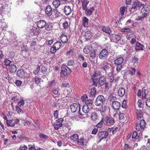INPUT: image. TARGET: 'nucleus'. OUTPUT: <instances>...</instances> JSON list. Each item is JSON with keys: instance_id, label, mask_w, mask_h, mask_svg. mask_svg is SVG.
I'll return each mask as SVG.
<instances>
[{"instance_id": "obj_34", "label": "nucleus", "mask_w": 150, "mask_h": 150, "mask_svg": "<svg viewBox=\"0 0 150 150\" xmlns=\"http://www.w3.org/2000/svg\"><path fill=\"white\" fill-rule=\"evenodd\" d=\"M91 48L90 47L86 46L85 47L83 50V52L85 54H87L90 52Z\"/></svg>"}, {"instance_id": "obj_42", "label": "nucleus", "mask_w": 150, "mask_h": 150, "mask_svg": "<svg viewBox=\"0 0 150 150\" xmlns=\"http://www.w3.org/2000/svg\"><path fill=\"white\" fill-rule=\"evenodd\" d=\"M15 107L16 111L18 114H21L23 113V111L18 106L16 105Z\"/></svg>"}, {"instance_id": "obj_50", "label": "nucleus", "mask_w": 150, "mask_h": 150, "mask_svg": "<svg viewBox=\"0 0 150 150\" xmlns=\"http://www.w3.org/2000/svg\"><path fill=\"white\" fill-rule=\"evenodd\" d=\"M11 62L8 59H5L4 63L7 66H9L11 65Z\"/></svg>"}, {"instance_id": "obj_60", "label": "nucleus", "mask_w": 150, "mask_h": 150, "mask_svg": "<svg viewBox=\"0 0 150 150\" xmlns=\"http://www.w3.org/2000/svg\"><path fill=\"white\" fill-rule=\"evenodd\" d=\"M136 72V69L134 68H131L130 69V73L132 75H134Z\"/></svg>"}, {"instance_id": "obj_18", "label": "nucleus", "mask_w": 150, "mask_h": 150, "mask_svg": "<svg viewBox=\"0 0 150 150\" xmlns=\"http://www.w3.org/2000/svg\"><path fill=\"white\" fill-rule=\"evenodd\" d=\"M45 13L48 16H50L52 13V8L50 6H47L45 9Z\"/></svg>"}, {"instance_id": "obj_24", "label": "nucleus", "mask_w": 150, "mask_h": 150, "mask_svg": "<svg viewBox=\"0 0 150 150\" xmlns=\"http://www.w3.org/2000/svg\"><path fill=\"white\" fill-rule=\"evenodd\" d=\"M124 59L122 57H120L116 59L114 61V63L117 65H122V64L123 61Z\"/></svg>"}, {"instance_id": "obj_52", "label": "nucleus", "mask_w": 150, "mask_h": 150, "mask_svg": "<svg viewBox=\"0 0 150 150\" xmlns=\"http://www.w3.org/2000/svg\"><path fill=\"white\" fill-rule=\"evenodd\" d=\"M74 54V51L73 50H71L68 52L66 53V54L68 57H70L72 55Z\"/></svg>"}, {"instance_id": "obj_17", "label": "nucleus", "mask_w": 150, "mask_h": 150, "mask_svg": "<svg viewBox=\"0 0 150 150\" xmlns=\"http://www.w3.org/2000/svg\"><path fill=\"white\" fill-rule=\"evenodd\" d=\"M121 39V37L119 35H114L111 38V40L115 43L117 42Z\"/></svg>"}, {"instance_id": "obj_8", "label": "nucleus", "mask_w": 150, "mask_h": 150, "mask_svg": "<svg viewBox=\"0 0 150 150\" xmlns=\"http://www.w3.org/2000/svg\"><path fill=\"white\" fill-rule=\"evenodd\" d=\"M19 120L17 118H14L13 119L6 121V123L7 125L11 127H14L15 124L19 122Z\"/></svg>"}, {"instance_id": "obj_19", "label": "nucleus", "mask_w": 150, "mask_h": 150, "mask_svg": "<svg viewBox=\"0 0 150 150\" xmlns=\"http://www.w3.org/2000/svg\"><path fill=\"white\" fill-rule=\"evenodd\" d=\"M102 30L109 35H110L111 33V30L110 28L108 27H102L101 28Z\"/></svg>"}, {"instance_id": "obj_41", "label": "nucleus", "mask_w": 150, "mask_h": 150, "mask_svg": "<svg viewBox=\"0 0 150 150\" xmlns=\"http://www.w3.org/2000/svg\"><path fill=\"white\" fill-rule=\"evenodd\" d=\"M125 9H127V8L123 6L121 7L120 8V12L121 16H122L124 14L125 12Z\"/></svg>"}, {"instance_id": "obj_63", "label": "nucleus", "mask_w": 150, "mask_h": 150, "mask_svg": "<svg viewBox=\"0 0 150 150\" xmlns=\"http://www.w3.org/2000/svg\"><path fill=\"white\" fill-rule=\"evenodd\" d=\"M117 99L115 97L112 96L110 98V101L111 102H112V104L113 103L117 101H116Z\"/></svg>"}, {"instance_id": "obj_43", "label": "nucleus", "mask_w": 150, "mask_h": 150, "mask_svg": "<svg viewBox=\"0 0 150 150\" xmlns=\"http://www.w3.org/2000/svg\"><path fill=\"white\" fill-rule=\"evenodd\" d=\"M92 79L93 80V84L95 86H97V84L98 83V80L97 78L92 77Z\"/></svg>"}, {"instance_id": "obj_10", "label": "nucleus", "mask_w": 150, "mask_h": 150, "mask_svg": "<svg viewBox=\"0 0 150 150\" xmlns=\"http://www.w3.org/2000/svg\"><path fill=\"white\" fill-rule=\"evenodd\" d=\"M63 121V119L62 118H60L57 120V121L54 122V126L55 129L58 130L60 127L62 126V123Z\"/></svg>"}, {"instance_id": "obj_1", "label": "nucleus", "mask_w": 150, "mask_h": 150, "mask_svg": "<svg viewBox=\"0 0 150 150\" xmlns=\"http://www.w3.org/2000/svg\"><path fill=\"white\" fill-rule=\"evenodd\" d=\"M71 70L66 65L63 64L61 67V75L67 77L70 74Z\"/></svg>"}, {"instance_id": "obj_7", "label": "nucleus", "mask_w": 150, "mask_h": 150, "mask_svg": "<svg viewBox=\"0 0 150 150\" xmlns=\"http://www.w3.org/2000/svg\"><path fill=\"white\" fill-rule=\"evenodd\" d=\"M103 65V69L105 71V73L111 71V65L109 63L105 61H104Z\"/></svg>"}, {"instance_id": "obj_6", "label": "nucleus", "mask_w": 150, "mask_h": 150, "mask_svg": "<svg viewBox=\"0 0 150 150\" xmlns=\"http://www.w3.org/2000/svg\"><path fill=\"white\" fill-rule=\"evenodd\" d=\"M108 55V50L106 49H103L99 54V57L101 59H105Z\"/></svg>"}, {"instance_id": "obj_33", "label": "nucleus", "mask_w": 150, "mask_h": 150, "mask_svg": "<svg viewBox=\"0 0 150 150\" xmlns=\"http://www.w3.org/2000/svg\"><path fill=\"white\" fill-rule=\"evenodd\" d=\"M17 76L20 77L22 78L24 75L23 71L22 69H19L17 72Z\"/></svg>"}, {"instance_id": "obj_3", "label": "nucleus", "mask_w": 150, "mask_h": 150, "mask_svg": "<svg viewBox=\"0 0 150 150\" xmlns=\"http://www.w3.org/2000/svg\"><path fill=\"white\" fill-rule=\"evenodd\" d=\"M70 108L72 112H75L78 110V112L81 116L83 115L82 113L80 112V106L78 104L74 103L70 105Z\"/></svg>"}, {"instance_id": "obj_27", "label": "nucleus", "mask_w": 150, "mask_h": 150, "mask_svg": "<svg viewBox=\"0 0 150 150\" xmlns=\"http://www.w3.org/2000/svg\"><path fill=\"white\" fill-rule=\"evenodd\" d=\"M60 40L63 43L67 42L68 41L67 36L63 34H62L60 37Z\"/></svg>"}, {"instance_id": "obj_44", "label": "nucleus", "mask_w": 150, "mask_h": 150, "mask_svg": "<svg viewBox=\"0 0 150 150\" xmlns=\"http://www.w3.org/2000/svg\"><path fill=\"white\" fill-rule=\"evenodd\" d=\"M46 30L49 31L52 30V25H50L49 23H46V25L44 26Z\"/></svg>"}, {"instance_id": "obj_51", "label": "nucleus", "mask_w": 150, "mask_h": 150, "mask_svg": "<svg viewBox=\"0 0 150 150\" xmlns=\"http://www.w3.org/2000/svg\"><path fill=\"white\" fill-rule=\"evenodd\" d=\"M122 68V65H117L116 68V70L117 73L119 72Z\"/></svg>"}, {"instance_id": "obj_55", "label": "nucleus", "mask_w": 150, "mask_h": 150, "mask_svg": "<svg viewBox=\"0 0 150 150\" xmlns=\"http://www.w3.org/2000/svg\"><path fill=\"white\" fill-rule=\"evenodd\" d=\"M78 59L80 61L84 62L85 61V58L82 54H80L78 56Z\"/></svg>"}, {"instance_id": "obj_15", "label": "nucleus", "mask_w": 150, "mask_h": 150, "mask_svg": "<svg viewBox=\"0 0 150 150\" xmlns=\"http://www.w3.org/2000/svg\"><path fill=\"white\" fill-rule=\"evenodd\" d=\"M106 82V78L104 76H100L98 80V85L102 86L104 85Z\"/></svg>"}, {"instance_id": "obj_2", "label": "nucleus", "mask_w": 150, "mask_h": 150, "mask_svg": "<svg viewBox=\"0 0 150 150\" xmlns=\"http://www.w3.org/2000/svg\"><path fill=\"white\" fill-rule=\"evenodd\" d=\"M105 99L102 95H99L97 98L95 102L96 105L98 106H102L105 102Z\"/></svg>"}, {"instance_id": "obj_57", "label": "nucleus", "mask_w": 150, "mask_h": 150, "mask_svg": "<svg viewBox=\"0 0 150 150\" xmlns=\"http://www.w3.org/2000/svg\"><path fill=\"white\" fill-rule=\"evenodd\" d=\"M74 63V61L73 60L69 59L68 61L67 64L69 66H72Z\"/></svg>"}, {"instance_id": "obj_46", "label": "nucleus", "mask_w": 150, "mask_h": 150, "mask_svg": "<svg viewBox=\"0 0 150 150\" xmlns=\"http://www.w3.org/2000/svg\"><path fill=\"white\" fill-rule=\"evenodd\" d=\"M133 35V33L131 31V32H130L129 33H128L127 35H126V38L127 39L129 40H130V39L132 37Z\"/></svg>"}, {"instance_id": "obj_58", "label": "nucleus", "mask_w": 150, "mask_h": 150, "mask_svg": "<svg viewBox=\"0 0 150 150\" xmlns=\"http://www.w3.org/2000/svg\"><path fill=\"white\" fill-rule=\"evenodd\" d=\"M57 50H58L56 49L54 47V46H53L51 48L50 52L51 53L54 54L56 52Z\"/></svg>"}, {"instance_id": "obj_13", "label": "nucleus", "mask_w": 150, "mask_h": 150, "mask_svg": "<svg viewBox=\"0 0 150 150\" xmlns=\"http://www.w3.org/2000/svg\"><path fill=\"white\" fill-rule=\"evenodd\" d=\"M64 11L65 15L68 16L71 13L72 10L69 6H66L64 7Z\"/></svg>"}, {"instance_id": "obj_54", "label": "nucleus", "mask_w": 150, "mask_h": 150, "mask_svg": "<svg viewBox=\"0 0 150 150\" xmlns=\"http://www.w3.org/2000/svg\"><path fill=\"white\" fill-rule=\"evenodd\" d=\"M106 74L108 77L113 76V70L105 73Z\"/></svg>"}, {"instance_id": "obj_22", "label": "nucleus", "mask_w": 150, "mask_h": 150, "mask_svg": "<svg viewBox=\"0 0 150 150\" xmlns=\"http://www.w3.org/2000/svg\"><path fill=\"white\" fill-rule=\"evenodd\" d=\"M112 105L113 108L115 110H117L119 109L120 104V103L118 101L114 102V103H112Z\"/></svg>"}, {"instance_id": "obj_37", "label": "nucleus", "mask_w": 150, "mask_h": 150, "mask_svg": "<svg viewBox=\"0 0 150 150\" xmlns=\"http://www.w3.org/2000/svg\"><path fill=\"white\" fill-rule=\"evenodd\" d=\"M98 115L96 112H93L92 113L91 117V120L93 121L96 120L98 118Z\"/></svg>"}, {"instance_id": "obj_47", "label": "nucleus", "mask_w": 150, "mask_h": 150, "mask_svg": "<svg viewBox=\"0 0 150 150\" xmlns=\"http://www.w3.org/2000/svg\"><path fill=\"white\" fill-rule=\"evenodd\" d=\"M1 26L3 30H6L8 27L6 23L5 22H3L1 23Z\"/></svg>"}, {"instance_id": "obj_21", "label": "nucleus", "mask_w": 150, "mask_h": 150, "mask_svg": "<svg viewBox=\"0 0 150 150\" xmlns=\"http://www.w3.org/2000/svg\"><path fill=\"white\" fill-rule=\"evenodd\" d=\"M125 90L123 88H119L118 91V95L120 97L123 96L125 94Z\"/></svg>"}, {"instance_id": "obj_49", "label": "nucleus", "mask_w": 150, "mask_h": 150, "mask_svg": "<svg viewBox=\"0 0 150 150\" xmlns=\"http://www.w3.org/2000/svg\"><path fill=\"white\" fill-rule=\"evenodd\" d=\"M39 136L42 139H47L48 138V136L42 133L40 134Z\"/></svg>"}, {"instance_id": "obj_35", "label": "nucleus", "mask_w": 150, "mask_h": 150, "mask_svg": "<svg viewBox=\"0 0 150 150\" xmlns=\"http://www.w3.org/2000/svg\"><path fill=\"white\" fill-rule=\"evenodd\" d=\"M138 61V59L135 57H134L132 58L131 62L133 63V65L134 67H136Z\"/></svg>"}, {"instance_id": "obj_25", "label": "nucleus", "mask_w": 150, "mask_h": 150, "mask_svg": "<svg viewBox=\"0 0 150 150\" xmlns=\"http://www.w3.org/2000/svg\"><path fill=\"white\" fill-rule=\"evenodd\" d=\"M9 69L11 73H14L16 71V67L15 65L11 64L9 66Z\"/></svg>"}, {"instance_id": "obj_30", "label": "nucleus", "mask_w": 150, "mask_h": 150, "mask_svg": "<svg viewBox=\"0 0 150 150\" xmlns=\"http://www.w3.org/2000/svg\"><path fill=\"white\" fill-rule=\"evenodd\" d=\"M150 10V6L149 5H144L143 6L142 9V11L144 12H148Z\"/></svg>"}, {"instance_id": "obj_20", "label": "nucleus", "mask_w": 150, "mask_h": 150, "mask_svg": "<svg viewBox=\"0 0 150 150\" xmlns=\"http://www.w3.org/2000/svg\"><path fill=\"white\" fill-rule=\"evenodd\" d=\"M143 48H144V47L143 45L138 42L136 43L135 47V49L136 50H142Z\"/></svg>"}, {"instance_id": "obj_40", "label": "nucleus", "mask_w": 150, "mask_h": 150, "mask_svg": "<svg viewBox=\"0 0 150 150\" xmlns=\"http://www.w3.org/2000/svg\"><path fill=\"white\" fill-rule=\"evenodd\" d=\"M101 74V72L99 70L95 71L92 77L97 78L98 76H100Z\"/></svg>"}, {"instance_id": "obj_5", "label": "nucleus", "mask_w": 150, "mask_h": 150, "mask_svg": "<svg viewBox=\"0 0 150 150\" xmlns=\"http://www.w3.org/2000/svg\"><path fill=\"white\" fill-rule=\"evenodd\" d=\"M146 122L145 120L142 119L140 122H138L136 125V129L138 131H139L141 129H143L145 127Z\"/></svg>"}, {"instance_id": "obj_28", "label": "nucleus", "mask_w": 150, "mask_h": 150, "mask_svg": "<svg viewBox=\"0 0 150 150\" xmlns=\"http://www.w3.org/2000/svg\"><path fill=\"white\" fill-rule=\"evenodd\" d=\"M31 30L33 31V34L35 35H38L40 32V30L35 27H32Z\"/></svg>"}, {"instance_id": "obj_56", "label": "nucleus", "mask_w": 150, "mask_h": 150, "mask_svg": "<svg viewBox=\"0 0 150 150\" xmlns=\"http://www.w3.org/2000/svg\"><path fill=\"white\" fill-rule=\"evenodd\" d=\"M122 31L124 32L129 33L131 31V30L129 28H124L122 29Z\"/></svg>"}, {"instance_id": "obj_11", "label": "nucleus", "mask_w": 150, "mask_h": 150, "mask_svg": "<svg viewBox=\"0 0 150 150\" xmlns=\"http://www.w3.org/2000/svg\"><path fill=\"white\" fill-rule=\"evenodd\" d=\"M89 3V1L88 0H82V6L83 10L91 7Z\"/></svg>"}, {"instance_id": "obj_23", "label": "nucleus", "mask_w": 150, "mask_h": 150, "mask_svg": "<svg viewBox=\"0 0 150 150\" xmlns=\"http://www.w3.org/2000/svg\"><path fill=\"white\" fill-rule=\"evenodd\" d=\"M88 19L86 17H84L82 19L83 25L84 27L88 26Z\"/></svg>"}, {"instance_id": "obj_59", "label": "nucleus", "mask_w": 150, "mask_h": 150, "mask_svg": "<svg viewBox=\"0 0 150 150\" xmlns=\"http://www.w3.org/2000/svg\"><path fill=\"white\" fill-rule=\"evenodd\" d=\"M63 28H67L68 27V23L66 21H64L62 23Z\"/></svg>"}, {"instance_id": "obj_38", "label": "nucleus", "mask_w": 150, "mask_h": 150, "mask_svg": "<svg viewBox=\"0 0 150 150\" xmlns=\"http://www.w3.org/2000/svg\"><path fill=\"white\" fill-rule=\"evenodd\" d=\"M53 46L57 50H59L61 46V43L60 42H56L54 43Z\"/></svg>"}, {"instance_id": "obj_32", "label": "nucleus", "mask_w": 150, "mask_h": 150, "mask_svg": "<svg viewBox=\"0 0 150 150\" xmlns=\"http://www.w3.org/2000/svg\"><path fill=\"white\" fill-rule=\"evenodd\" d=\"M70 138L71 140L76 141L78 139L79 137L78 134H75L70 136Z\"/></svg>"}, {"instance_id": "obj_45", "label": "nucleus", "mask_w": 150, "mask_h": 150, "mask_svg": "<svg viewBox=\"0 0 150 150\" xmlns=\"http://www.w3.org/2000/svg\"><path fill=\"white\" fill-rule=\"evenodd\" d=\"M137 4H136V1L133 2L132 4L131 9H134L135 10H137Z\"/></svg>"}, {"instance_id": "obj_14", "label": "nucleus", "mask_w": 150, "mask_h": 150, "mask_svg": "<svg viewBox=\"0 0 150 150\" xmlns=\"http://www.w3.org/2000/svg\"><path fill=\"white\" fill-rule=\"evenodd\" d=\"M46 22L44 20H40L37 23V25L38 27L42 28L46 25Z\"/></svg>"}, {"instance_id": "obj_48", "label": "nucleus", "mask_w": 150, "mask_h": 150, "mask_svg": "<svg viewBox=\"0 0 150 150\" xmlns=\"http://www.w3.org/2000/svg\"><path fill=\"white\" fill-rule=\"evenodd\" d=\"M85 103L86 105H87L89 106H91L92 104V103H93V101L92 100L89 99L88 100H86L85 101Z\"/></svg>"}, {"instance_id": "obj_39", "label": "nucleus", "mask_w": 150, "mask_h": 150, "mask_svg": "<svg viewBox=\"0 0 150 150\" xmlns=\"http://www.w3.org/2000/svg\"><path fill=\"white\" fill-rule=\"evenodd\" d=\"M96 94V91L95 88H92L91 90L90 93L91 96L92 98H94Z\"/></svg>"}, {"instance_id": "obj_64", "label": "nucleus", "mask_w": 150, "mask_h": 150, "mask_svg": "<svg viewBox=\"0 0 150 150\" xmlns=\"http://www.w3.org/2000/svg\"><path fill=\"white\" fill-rule=\"evenodd\" d=\"M41 72L44 73L46 72L47 71V68L44 66H42L41 68Z\"/></svg>"}, {"instance_id": "obj_16", "label": "nucleus", "mask_w": 150, "mask_h": 150, "mask_svg": "<svg viewBox=\"0 0 150 150\" xmlns=\"http://www.w3.org/2000/svg\"><path fill=\"white\" fill-rule=\"evenodd\" d=\"M94 9H95L93 7H89V8L84 10L85 13L87 16H91L92 14L93 11Z\"/></svg>"}, {"instance_id": "obj_61", "label": "nucleus", "mask_w": 150, "mask_h": 150, "mask_svg": "<svg viewBox=\"0 0 150 150\" xmlns=\"http://www.w3.org/2000/svg\"><path fill=\"white\" fill-rule=\"evenodd\" d=\"M138 137L137 132L134 131L133 132L132 138V139H137Z\"/></svg>"}, {"instance_id": "obj_31", "label": "nucleus", "mask_w": 150, "mask_h": 150, "mask_svg": "<svg viewBox=\"0 0 150 150\" xmlns=\"http://www.w3.org/2000/svg\"><path fill=\"white\" fill-rule=\"evenodd\" d=\"M77 144L78 145H80L82 146L84 145V140L83 138L81 137L79 139H78L77 142Z\"/></svg>"}, {"instance_id": "obj_4", "label": "nucleus", "mask_w": 150, "mask_h": 150, "mask_svg": "<svg viewBox=\"0 0 150 150\" xmlns=\"http://www.w3.org/2000/svg\"><path fill=\"white\" fill-rule=\"evenodd\" d=\"M108 135V133L106 131L99 130L97 134V137L99 139V142L103 139H106Z\"/></svg>"}, {"instance_id": "obj_36", "label": "nucleus", "mask_w": 150, "mask_h": 150, "mask_svg": "<svg viewBox=\"0 0 150 150\" xmlns=\"http://www.w3.org/2000/svg\"><path fill=\"white\" fill-rule=\"evenodd\" d=\"M60 1L59 0H55L52 2V4L55 8L58 7L60 4Z\"/></svg>"}, {"instance_id": "obj_26", "label": "nucleus", "mask_w": 150, "mask_h": 150, "mask_svg": "<svg viewBox=\"0 0 150 150\" xmlns=\"http://www.w3.org/2000/svg\"><path fill=\"white\" fill-rule=\"evenodd\" d=\"M85 35L86 38L87 39H91L93 37L92 33L90 31H87L85 33Z\"/></svg>"}, {"instance_id": "obj_53", "label": "nucleus", "mask_w": 150, "mask_h": 150, "mask_svg": "<svg viewBox=\"0 0 150 150\" xmlns=\"http://www.w3.org/2000/svg\"><path fill=\"white\" fill-rule=\"evenodd\" d=\"M136 4H137V7L141 8L142 7H143L144 4L142 3L139 1L137 0L136 1Z\"/></svg>"}, {"instance_id": "obj_29", "label": "nucleus", "mask_w": 150, "mask_h": 150, "mask_svg": "<svg viewBox=\"0 0 150 150\" xmlns=\"http://www.w3.org/2000/svg\"><path fill=\"white\" fill-rule=\"evenodd\" d=\"M82 111L84 113H87L89 111V106L87 105H84L82 107Z\"/></svg>"}, {"instance_id": "obj_62", "label": "nucleus", "mask_w": 150, "mask_h": 150, "mask_svg": "<svg viewBox=\"0 0 150 150\" xmlns=\"http://www.w3.org/2000/svg\"><path fill=\"white\" fill-rule=\"evenodd\" d=\"M19 149L20 150H26L28 148L25 145H23L20 146Z\"/></svg>"}, {"instance_id": "obj_9", "label": "nucleus", "mask_w": 150, "mask_h": 150, "mask_svg": "<svg viewBox=\"0 0 150 150\" xmlns=\"http://www.w3.org/2000/svg\"><path fill=\"white\" fill-rule=\"evenodd\" d=\"M104 121L106 126H110L113 125L115 123L114 118L109 117H106L105 118Z\"/></svg>"}, {"instance_id": "obj_12", "label": "nucleus", "mask_w": 150, "mask_h": 150, "mask_svg": "<svg viewBox=\"0 0 150 150\" xmlns=\"http://www.w3.org/2000/svg\"><path fill=\"white\" fill-rule=\"evenodd\" d=\"M37 41V39L35 38L33 39L30 42V48L33 51H34L35 50V47L36 45V44Z\"/></svg>"}]
</instances>
